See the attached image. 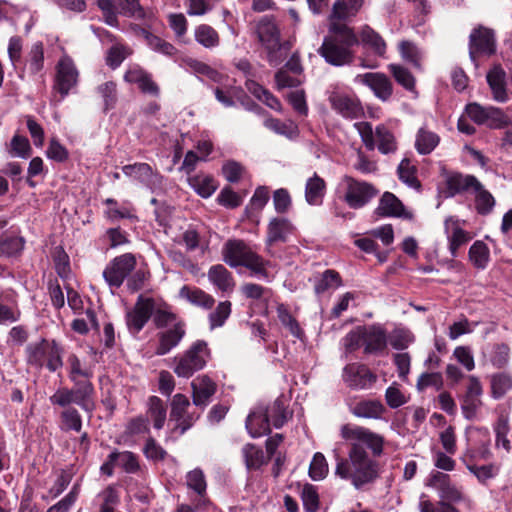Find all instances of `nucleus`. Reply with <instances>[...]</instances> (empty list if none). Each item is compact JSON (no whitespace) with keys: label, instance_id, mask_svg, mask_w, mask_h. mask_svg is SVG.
Instances as JSON below:
<instances>
[{"label":"nucleus","instance_id":"40","mask_svg":"<svg viewBox=\"0 0 512 512\" xmlns=\"http://www.w3.org/2000/svg\"><path fill=\"white\" fill-rule=\"evenodd\" d=\"M340 286H342L340 274L335 270L328 269L315 279L314 291L320 295L330 289H337Z\"/></svg>","mask_w":512,"mask_h":512},{"label":"nucleus","instance_id":"35","mask_svg":"<svg viewBox=\"0 0 512 512\" xmlns=\"http://www.w3.org/2000/svg\"><path fill=\"white\" fill-rule=\"evenodd\" d=\"M398 48L403 60L410 63L416 70L422 71L424 52L415 43L403 40Z\"/></svg>","mask_w":512,"mask_h":512},{"label":"nucleus","instance_id":"2","mask_svg":"<svg viewBox=\"0 0 512 512\" xmlns=\"http://www.w3.org/2000/svg\"><path fill=\"white\" fill-rule=\"evenodd\" d=\"M70 366L69 378L74 384L73 388H58L49 401L54 406L66 407L69 404H76L84 411L91 413L95 408L94 395L95 390L90 378L92 372L89 369H83L81 362L76 355L68 358Z\"/></svg>","mask_w":512,"mask_h":512},{"label":"nucleus","instance_id":"32","mask_svg":"<svg viewBox=\"0 0 512 512\" xmlns=\"http://www.w3.org/2000/svg\"><path fill=\"white\" fill-rule=\"evenodd\" d=\"M326 193V182L318 174L307 179L305 185V200L309 205L319 206L323 203Z\"/></svg>","mask_w":512,"mask_h":512},{"label":"nucleus","instance_id":"36","mask_svg":"<svg viewBox=\"0 0 512 512\" xmlns=\"http://www.w3.org/2000/svg\"><path fill=\"white\" fill-rule=\"evenodd\" d=\"M188 183L191 188L203 198L210 197L217 188L213 177L203 173L188 177Z\"/></svg>","mask_w":512,"mask_h":512},{"label":"nucleus","instance_id":"56","mask_svg":"<svg viewBox=\"0 0 512 512\" xmlns=\"http://www.w3.org/2000/svg\"><path fill=\"white\" fill-rule=\"evenodd\" d=\"M277 315L282 325L285 326L293 336L301 338L303 331L300 328L297 320L290 314L284 304L278 305Z\"/></svg>","mask_w":512,"mask_h":512},{"label":"nucleus","instance_id":"33","mask_svg":"<svg viewBox=\"0 0 512 512\" xmlns=\"http://www.w3.org/2000/svg\"><path fill=\"white\" fill-rule=\"evenodd\" d=\"M208 279L217 289L223 292H230L235 286L232 274L221 264L210 267Z\"/></svg>","mask_w":512,"mask_h":512},{"label":"nucleus","instance_id":"30","mask_svg":"<svg viewBox=\"0 0 512 512\" xmlns=\"http://www.w3.org/2000/svg\"><path fill=\"white\" fill-rule=\"evenodd\" d=\"M246 429L253 438L261 437L270 432V420L264 408L252 411L246 419Z\"/></svg>","mask_w":512,"mask_h":512},{"label":"nucleus","instance_id":"22","mask_svg":"<svg viewBox=\"0 0 512 512\" xmlns=\"http://www.w3.org/2000/svg\"><path fill=\"white\" fill-rule=\"evenodd\" d=\"M431 485L434 486L441 498L440 502H460L464 500V495L457 486L450 482L449 476L441 472H437L431 479Z\"/></svg>","mask_w":512,"mask_h":512},{"label":"nucleus","instance_id":"54","mask_svg":"<svg viewBox=\"0 0 512 512\" xmlns=\"http://www.w3.org/2000/svg\"><path fill=\"white\" fill-rule=\"evenodd\" d=\"M495 446L496 448H502L505 452L509 453L511 450L510 440L507 435L510 430L508 419L505 417H500L495 425Z\"/></svg>","mask_w":512,"mask_h":512},{"label":"nucleus","instance_id":"20","mask_svg":"<svg viewBox=\"0 0 512 512\" xmlns=\"http://www.w3.org/2000/svg\"><path fill=\"white\" fill-rule=\"evenodd\" d=\"M446 194L454 197L457 194L473 193L475 188L480 187V181L470 174L458 172L450 173L445 178Z\"/></svg>","mask_w":512,"mask_h":512},{"label":"nucleus","instance_id":"38","mask_svg":"<svg viewBox=\"0 0 512 512\" xmlns=\"http://www.w3.org/2000/svg\"><path fill=\"white\" fill-rule=\"evenodd\" d=\"M264 412L275 428L282 427L291 416L282 398H277L269 407L264 409Z\"/></svg>","mask_w":512,"mask_h":512},{"label":"nucleus","instance_id":"34","mask_svg":"<svg viewBox=\"0 0 512 512\" xmlns=\"http://www.w3.org/2000/svg\"><path fill=\"white\" fill-rule=\"evenodd\" d=\"M179 296L189 303L205 309H210L215 303L214 298L205 291L187 285L180 289Z\"/></svg>","mask_w":512,"mask_h":512},{"label":"nucleus","instance_id":"18","mask_svg":"<svg viewBox=\"0 0 512 512\" xmlns=\"http://www.w3.org/2000/svg\"><path fill=\"white\" fill-rule=\"evenodd\" d=\"M465 221L450 216L444 222V230L449 244V251L452 257L458 255V249L467 244L473 236L463 229Z\"/></svg>","mask_w":512,"mask_h":512},{"label":"nucleus","instance_id":"17","mask_svg":"<svg viewBox=\"0 0 512 512\" xmlns=\"http://www.w3.org/2000/svg\"><path fill=\"white\" fill-rule=\"evenodd\" d=\"M123 78L127 83L136 84L144 94L154 97L160 95V88L153 80L152 75L138 64L129 65Z\"/></svg>","mask_w":512,"mask_h":512},{"label":"nucleus","instance_id":"46","mask_svg":"<svg viewBox=\"0 0 512 512\" xmlns=\"http://www.w3.org/2000/svg\"><path fill=\"white\" fill-rule=\"evenodd\" d=\"M64 410L60 414L61 425L63 431L80 432L82 429V418L78 410L69 404L63 407Z\"/></svg>","mask_w":512,"mask_h":512},{"label":"nucleus","instance_id":"45","mask_svg":"<svg viewBox=\"0 0 512 512\" xmlns=\"http://www.w3.org/2000/svg\"><path fill=\"white\" fill-rule=\"evenodd\" d=\"M399 179L408 187L419 189L421 184L417 178V167L408 158H404L397 168Z\"/></svg>","mask_w":512,"mask_h":512},{"label":"nucleus","instance_id":"42","mask_svg":"<svg viewBox=\"0 0 512 512\" xmlns=\"http://www.w3.org/2000/svg\"><path fill=\"white\" fill-rule=\"evenodd\" d=\"M44 67V47L41 42H36L26 55L25 68L30 74L39 73Z\"/></svg>","mask_w":512,"mask_h":512},{"label":"nucleus","instance_id":"52","mask_svg":"<svg viewBox=\"0 0 512 512\" xmlns=\"http://www.w3.org/2000/svg\"><path fill=\"white\" fill-rule=\"evenodd\" d=\"M388 69L397 83L403 86L406 90H414L415 78L407 68L398 64H390Z\"/></svg>","mask_w":512,"mask_h":512},{"label":"nucleus","instance_id":"16","mask_svg":"<svg viewBox=\"0 0 512 512\" xmlns=\"http://www.w3.org/2000/svg\"><path fill=\"white\" fill-rule=\"evenodd\" d=\"M495 52L494 31L490 28L479 26L475 28L469 37V54L475 60L476 54L491 55Z\"/></svg>","mask_w":512,"mask_h":512},{"label":"nucleus","instance_id":"47","mask_svg":"<svg viewBox=\"0 0 512 512\" xmlns=\"http://www.w3.org/2000/svg\"><path fill=\"white\" fill-rule=\"evenodd\" d=\"M361 42L368 45L373 51L383 56L386 51V43L383 38L369 26H364L360 32Z\"/></svg>","mask_w":512,"mask_h":512},{"label":"nucleus","instance_id":"48","mask_svg":"<svg viewBox=\"0 0 512 512\" xmlns=\"http://www.w3.org/2000/svg\"><path fill=\"white\" fill-rule=\"evenodd\" d=\"M473 194L475 196V208L477 212L481 215L489 214L495 206L493 195L484 188L481 182L479 189L478 187L475 188Z\"/></svg>","mask_w":512,"mask_h":512},{"label":"nucleus","instance_id":"43","mask_svg":"<svg viewBox=\"0 0 512 512\" xmlns=\"http://www.w3.org/2000/svg\"><path fill=\"white\" fill-rule=\"evenodd\" d=\"M195 40L207 49L215 48L220 43L218 32L211 26L202 24L194 31Z\"/></svg>","mask_w":512,"mask_h":512},{"label":"nucleus","instance_id":"29","mask_svg":"<svg viewBox=\"0 0 512 512\" xmlns=\"http://www.w3.org/2000/svg\"><path fill=\"white\" fill-rule=\"evenodd\" d=\"M487 82L495 101L503 103L508 100L506 91V73L500 66H495L488 72Z\"/></svg>","mask_w":512,"mask_h":512},{"label":"nucleus","instance_id":"64","mask_svg":"<svg viewBox=\"0 0 512 512\" xmlns=\"http://www.w3.org/2000/svg\"><path fill=\"white\" fill-rule=\"evenodd\" d=\"M222 173L228 182L236 183L242 178L245 168L239 162L229 160L223 164Z\"/></svg>","mask_w":512,"mask_h":512},{"label":"nucleus","instance_id":"41","mask_svg":"<svg viewBox=\"0 0 512 512\" xmlns=\"http://www.w3.org/2000/svg\"><path fill=\"white\" fill-rule=\"evenodd\" d=\"M242 454L248 469H259L270 460L268 455L265 456L261 448L251 443L246 444L242 448Z\"/></svg>","mask_w":512,"mask_h":512},{"label":"nucleus","instance_id":"4","mask_svg":"<svg viewBox=\"0 0 512 512\" xmlns=\"http://www.w3.org/2000/svg\"><path fill=\"white\" fill-rule=\"evenodd\" d=\"M222 255L231 267L245 266L257 275L267 276L266 262L242 240H228L223 246Z\"/></svg>","mask_w":512,"mask_h":512},{"label":"nucleus","instance_id":"50","mask_svg":"<svg viewBox=\"0 0 512 512\" xmlns=\"http://www.w3.org/2000/svg\"><path fill=\"white\" fill-rule=\"evenodd\" d=\"M110 459L115 462V466L123 468L128 473H134L139 468L137 457L130 451L112 452Z\"/></svg>","mask_w":512,"mask_h":512},{"label":"nucleus","instance_id":"60","mask_svg":"<svg viewBox=\"0 0 512 512\" xmlns=\"http://www.w3.org/2000/svg\"><path fill=\"white\" fill-rule=\"evenodd\" d=\"M510 358V348L504 343L495 344L490 352L489 360L496 368L505 367Z\"/></svg>","mask_w":512,"mask_h":512},{"label":"nucleus","instance_id":"37","mask_svg":"<svg viewBox=\"0 0 512 512\" xmlns=\"http://www.w3.org/2000/svg\"><path fill=\"white\" fill-rule=\"evenodd\" d=\"M439 136L425 128L419 129L416 134L415 148L421 155L430 154L439 144Z\"/></svg>","mask_w":512,"mask_h":512},{"label":"nucleus","instance_id":"51","mask_svg":"<svg viewBox=\"0 0 512 512\" xmlns=\"http://www.w3.org/2000/svg\"><path fill=\"white\" fill-rule=\"evenodd\" d=\"M264 126L277 134L284 135L289 138L297 134V126L291 120L282 122L276 118L269 117L265 119Z\"/></svg>","mask_w":512,"mask_h":512},{"label":"nucleus","instance_id":"57","mask_svg":"<svg viewBox=\"0 0 512 512\" xmlns=\"http://www.w3.org/2000/svg\"><path fill=\"white\" fill-rule=\"evenodd\" d=\"M97 5L103 13L105 22L110 26H117V14H119V0H97Z\"/></svg>","mask_w":512,"mask_h":512},{"label":"nucleus","instance_id":"61","mask_svg":"<svg viewBox=\"0 0 512 512\" xmlns=\"http://www.w3.org/2000/svg\"><path fill=\"white\" fill-rule=\"evenodd\" d=\"M145 38L148 46L155 52L166 56H173L177 51L171 43L161 39L156 35L145 32Z\"/></svg>","mask_w":512,"mask_h":512},{"label":"nucleus","instance_id":"44","mask_svg":"<svg viewBox=\"0 0 512 512\" xmlns=\"http://www.w3.org/2000/svg\"><path fill=\"white\" fill-rule=\"evenodd\" d=\"M469 260L477 269H485L490 260V250L483 241H475L469 249Z\"/></svg>","mask_w":512,"mask_h":512},{"label":"nucleus","instance_id":"63","mask_svg":"<svg viewBox=\"0 0 512 512\" xmlns=\"http://www.w3.org/2000/svg\"><path fill=\"white\" fill-rule=\"evenodd\" d=\"M304 509L307 512H315L319 507V497L314 486L306 484L301 493Z\"/></svg>","mask_w":512,"mask_h":512},{"label":"nucleus","instance_id":"13","mask_svg":"<svg viewBox=\"0 0 512 512\" xmlns=\"http://www.w3.org/2000/svg\"><path fill=\"white\" fill-rule=\"evenodd\" d=\"M190 401L187 396L177 393L171 402L170 418L176 423L173 431L183 435L199 418V414L189 412Z\"/></svg>","mask_w":512,"mask_h":512},{"label":"nucleus","instance_id":"28","mask_svg":"<svg viewBox=\"0 0 512 512\" xmlns=\"http://www.w3.org/2000/svg\"><path fill=\"white\" fill-rule=\"evenodd\" d=\"M122 171L126 176L138 180L147 186L155 184L160 179V175L154 172L147 163L125 165Z\"/></svg>","mask_w":512,"mask_h":512},{"label":"nucleus","instance_id":"39","mask_svg":"<svg viewBox=\"0 0 512 512\" xmlns=\"http://www.w3.org/2000/svg\"><path fill=\"white\" fill-rule=\"evenodd\" d=\"M166 406L157 396H150L147 402V415L156 429H162L166 421Z\"/></svg>","mask_w":512,"mask_h":512},{"label":"nucleus","instance_id":"49","mask_svg":"<svg viewBox=\"0 0 512 512\" xmlns=\"http://www.w3.org/2000/svg\"><path fill=\"white\" fill-rule=\"evenodd\" d=\"M492 396L496 399L503 397L512 389V376L502 372L491 376Z\"/></svg>","mask_w":512,"mask_h":512},{"label":"nucleus","instance_id":"6","mask_svg":"<svg viewBox=\"0 0 512 512\" xmlns=\"http://www.w3.org/2000/svg\"><path fill=\"white\" fill-rule=\"evenodd\" d=\"M209 357L207 343L197 340L183 354L174 358L173 371L180 378H190L206 366Z\"/></svg>","mask_w":512,"mask_h":512},{"label":"nucleus","instance_id":"31","mask_svg":"<svg viewBox=\"0 0 512 512\" xmlns=\"http://www.w3.org/2000/svg\"><path fill=\"white\" fill-rule=\"evenodd\" d=\"M377 212L383 216L410 218L411 214L404 209L402 202L392 193L385 192L377 207Z\"/></svg>","mask_w":512,"mask_h":512},{"label":"nucleus","instance_id":"9","mask_svg":"<svg viewBox=\"0 0 512 512\" xmlns=\"http://www.w3.org/2000/svg\"><path fill=\"white\" fill-rule=\"evenodd\" d=\"M344 188L343 200L352 209H360L367 205L378 194L371 183L344 176L341 181Z\"/></svg>","mask_w":512,"mask_h":512},{"label":"nucleus","instance_id":"24","mask_svg":"<svg viewBox=\"0 0 512 512\" xmlns=\"http://www.w3.org/2000/svg\"><path fill=\"white\" fill-rule=\"evenodd\" d=\"M193 403L206 407L216 392V384L207 376H200L191 382Z\"/></svg>","mask_w":512,"mask_h":512},{"label":"nucleus","instance_id":"26","mask_svg":"<svg viewBox=\"0 0 512 512\" xmlns=\"http://www.w3.org/2000/svg\"><path fill=\"white\" fill-rule=\"evenodd\" d=\"M294 227L287 218H273L267 227L266 245L272 246L277 242H286L293 233Z\"/></svg>","mask_w":512,"mask_h":512},{"label":"nucleus","instance_id":"5","mask_svg":"<svg viewBox=\"0 0 512 512\" xmlns=\"http://www.w3.org/2000/svg\"><path fill=\"white\" fill-rule=\"evenodd\" d=\"M79 70L75 62L68 55H63L55 66V77L53 82L52 103L59 104L78 85Z\"/></svg>","mask_w":512,"mask_h":512},{"label":"nucleus","instance_id":"1","mask_svg":"<svg viewBox=\"0 0 512 512\" xmlns=\"http://www.w3.org/2000/svg\"><path fill=\"white\" fill-rule=\"evenodd\" d=\"M340 436L349 444L346 458H338L335 474L360 489L379 476V463L374 459L384 452L385 438L369 428L344 424Z\"/></svg>","mask_w":512,"mask_h":512},{"label":"nucleus","instance_id":"8","mask_svg":"<svg viewBox=\"0 0 512 512\" xmlns=\"http://www.w3.org/2000/svg\"><path fill=\"white\" fill-rule=\"evenodd\" d=\"M62 348L55 341L41 340L39 343L27 346L28 363L36 366L46 367L54 372L62 365Z\"/></svg>","mask_w":512,"mask_h":512},{"label":"nucleus","instance_id":"27","mask_svg":"<svg viewBox=\"0 0 512 512\" xmlns=\"http://www.w3.org/2000/svg\"><path fill=\"white\" fill-rule=\"evenodd\" d=\"M386 408L380 400L363 399L350 408V412L357 418L381 419Z\"/></svg>","mask_w":512,"mask_h":512},{"label":"nucleus","instance_id":"21","mask_svg":"<svg viewBox=\"0 0 512 512\" xmlns=\"http://www.w3.org/2000/svg\"><path fill=\"white\" fill-rule=\"evenodd\" d=\"M331 107L347 119H356L363 115V108L358 99L346 94L333 92L329 96Z\"/></svg>","mask_w":512,"mask_h":512},{"label":"nucleus","instance_id":"25","mask_svg":"<svg viewBox=\"0 0 512 512\" xmlns=\"http://www.w3.org/2000/svg\"><path fill=\"white\" fill-rule=\"evenodd\" d=\"M388 343L385 330L377 325L364 327V352L374 354L383 351Z\"/></svg>","mask_w":512,"mask_h":512},{"label":"nucleus","instance_id":"3","mask_svg":"<svg viewBox=\"0 0 512 512\" xmlns=\"http://www.w3.org/2000/svg\"><path fill=\"white\" fill-rule=\"evenodd\" d=\"M330 32L334 35L324 38L318 53L330 65H350L354 60V53L351 47L359 42L356 34L351 28L340 23L331 24Z\"/></svg>","mask_w":512,"mask_h":512},{"label":"nucleus","instance_id":"23","mask_svg":"<svg viewBox=\"0 0 512 512\" xmlns=\"http://www.w3.org/2000/svg\"><path fill=\"white\" fill-rule=\"evenodd\" d=\"M185 324L174 323L173 327H170L160 333H158L159 344L156 348L157 355H165L175 348L185 336Z\"/></svg>","mask_w":512,"mask_h":512},{"label":"nucleus","instance_id":"15","mask_svg":"<svg viewBox=\"0 0 512 512\" xmlns=\"http://www.w3.org/2000/svg\"><path fill=\"white\" fill-rule=\"evenodd\" d=\"M154 312V300L144 298L140 295L137 302L130 312L127 313L126 322L130 331L140 332Z\"/></svg>","mask_w":512,"mask_h":512},{"label":"nucleus","instance_id":"62","mask_svg":"<svg viewBox=\"0 0 512 512\" xmlns=\"http://www.w3.org/2000/svg\"><path fill=\"white\" fill-rule=\"evenodd\" d=\"M187 486L197 494L203 495L206 491V480L201 469H194L186 476Z\"/></svg>","mask_w":512,"mask_h":512},{"label":"nucleus","instance_id":"59","mask_svg":"<svg viewBox=\"0 0 512 512\" xmlns=\"http://www.w3.org/2000/svg\"><path fill=\"white\" fill-rule=\"evenodd\" d=\"M119 14L135 19H144L146 12L139 0H119Z\"/></svg>","mask_w":512,"mask_h":512},{"label":"nucleus","instance_id":"14","mask_svg":"<svg viewBox=\"0 0 512 512\" xmlns=\"http://www.w3.org/2000/svg\"><path fill=\"white\" fill-rule=\"evenodd\" d=\"M344 383L354 390H365L372 387L377 376L364 364L350 363L343 369Z\"/></svg>","mask_w":512,"mask_h":512},{"label":"nucleus","instance_id":"12","mask_svg":"<svg viewBox=\"0 0 512 512\" xmlns=\"http://www.w3.org/2000/svg\"><path fill=\"white\" fill-rule=\"evenodd\" d=\"M466 113L476 124L489 128L497 129L509 124V119L502 110L493 106L484 107L478 103H470L466 106Z\"/></svg>","mask_w":512,"mask_h":512},{"label":"nucleus","instance_id":"58","mask_svg":"<svg viewBox=\"0 0 512 512\" xmlns=\"http://www.w3.org/2000/svg\"><path fill=\"white\" fill-rule=\"evenodd\" d=\"M231 314V302H220L216 309L209 314L210 328L214 329L224 325L225 321Z\"/></svg>","mask_w":512,"mask_h":512},{"label":"nucleus","instance_id":"19","mask_svg":"<svg viewBox=\"0 0 512 512\" xmlns=\"http://www.w3.org/2000/svg\"><path fill=\"white\" fill-rule=\"evenodd\" d=\"M355 81L368 86L373 91L374 95L383 102L389 100L392 96V82L383 73L368 72L359 74L356 76Z\"/></svg>","mask_w":512,"mask_h":512},{"label":"nucleus","instance_id":"55","mask_svg":"<svg viewBox=\"0 0 512 512\" xmlns=\"http://www.w3.org/2000/svg\"><path fill=\"white\" fill-rule=\"evenodd\" d=\"M328 471V463L325 456L320 452L315 453L309 466V476L312 480L319 481L327 476Z\"/></svg>","mask_w":512,"mask_h":512},{"label":"nucleus","instance_id":"10","mask_svg":"<svg viewBox=\"0 0 512 512\" xmlns=\"http://www.w3.org/2000/svg\"><path fill=\"white\" fill-rule=\"evenodd\" d=\"M255 34L259 42L268 52V60L272 65L281 61L277 52L281 49L280 30L272 17L264 16L255 25Z\"/></svg>","mask_w":512,"mask_h":512},{"label":"nucleus","instance_id":"11","mask_svg":"<svg viewBox=\"0 0 512 512\" xmlns=\"http://www.w3.org/2000/svg\"><path fill=\"white\" fill-rule=\"evenodd\" d=\"M137 261L132 253L115 257L103 270V277L110 287H120L135 270Z\"/></svg>","mask_w":512,"mask_h":512},{"label":"nucleus","instance_id":"53","mask_svg":"<svg viewBox=\"0 0 512 512\" xmlns=\"http://www.w3.org/2000/svg\"><path fill=\"white\" fill-rule=\"evenodd\" d=\"M131 54V50L129 47L115 43L112 47L107 51L106 55V64L115 69L120 66V64Z\"/></svg>","mask_w":512,"mask_h":512},{"label":"nucleus","instance_id":"7","mask_svg":"<svg viewBox=\"0 0 512 512\" xmlns=\"http://www.w3.org/2000/svg\"><path fill=\"white\" fill-rule=\"evenodd\" d=\"M354 127L367 149L373 150L377 142L378 150L382 154L394 153L397 150L395 136L385 125H378L375 131L369 122H357Z\"/></svg>","mask_w":512,"mask_h":512}]
</instances>
